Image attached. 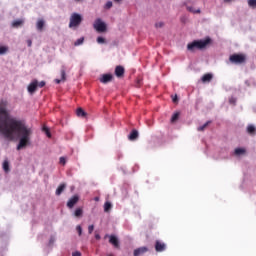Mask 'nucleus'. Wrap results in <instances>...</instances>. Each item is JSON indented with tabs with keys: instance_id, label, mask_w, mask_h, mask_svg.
<instances>
[{
	"instance_id": "nucleus-9",
	"label": "nucleus",
	"mask_w": 256,
	"mask_h": 256,
	"mask_svg": "<svg viewBox=\"0 0 256 256\" xmlns=\"http://www.w3.org/2000/svg\"><path fill=\"white\" fill-rule=\"evenodd\" d=\"M37 85H38V81L37 80H33L27 87L28 89V93H30L31 95H33V93H35V91H37Z\"/></svg>"
},
{
	"instance_id": "nucleus-3",
	"label": "nucleus",
	"mask_w": 256,
	"mask_h": 256,
	"mask_svg": "<svg viewBox=\"0 0 256 256\" xmlns=\"http://www.w3.org/2000/svg\"><path fill=\"white\" fill-rule=\"evenodd\" d=\"M83 21V17L78 13H72L70 16L69 28L79 27Z\"/></svg>"
},
{
	"instance_id": "nucleus-41",
	"label": "nucleus",
	"mask_w": 256,
	"mask_h": 256,
	"mask_svg": "<svg viewBox=\"0 0 256 256\" xmlns=\"http://www.w3.org/2000/svg\"><path fill=\"white\" fill-rule=\"evenodd\" d=\"M28 47H31L33 45V42L31 40H27Z\"/></svg>"
},
{
	"instance_id": "nucleus-29",
	"label": "nucleus",
	"mask_w": 256,
	"mask_h": 256,
	"mask_svg": "<svg viewBox=\"0 0 256 256\" xmlns=\"http://www.w3.org/2000/svg\"><path fill=\"white\" fill-rule=\"evenodd\" d=\"M243 154H245V149H243V148L235 149V155H243Z\"/></svg>"
},
{
	"instance_id": "nucleus-40",
	"label": "nucleus",
	"mask_w": 256,
	"mask_h": 256,
	"mask_svg": "<svg viewBox=\"0 0 256 256\" xmlns=\"http://www.w3.org/2000/svg\"><path fill=\"white\" fill-rule=\"evenodd\" d=\"M72 256H81V252L76 251V252H74V253L72 254Z\"/></svg>"
},
{
	"instance_id": "nucleus-43",
	"label": "nucleus",
	"mask_w": 256,
	"mask_h": 256,
	"mask_svg": "<svg viewBox=\"0 0 256 256\" xmlns=\"http://www.w3.org/2000/svg\"><path fill=\"white\" fill-rule=\"evenodd\" d=\"M95 239H97V241H99V239H101V235L95 234Z\"/></svg>"
},
{
	"instance_id": "nucleus-20",
	"label": "nucleus",
	"mask_w": 256,
	"mask_h": 256,
	"mask_svg": "<svg viewBox=\"0 0 256 256\" xmlns=\"http://www.w3.org/2000/svg\"><path fill=\"white\" fill-rule=\"evenodd\" d=\"M77 117H87V112L84 111L82 108H78L76 110Z\"/></svg>"
},
{
	"instance_id": "nucleus-31",
	"label": "nucleus",
	"mask_w": 256,
	"mask_h": 256,
	"mask_svg": "<svg viewBox=\"0 0 256 256\" xmlns=\"http://www.w3.org/2000/svg\"><path fill=\"white\" fill-rule=\"evenodd\" d=\"M76 231H77L79 237H81V235H83V228L81 227V225H78L76 227Z\"/></svg>"
},
{
	"instance_id": "nucleus-44",
	"label": "nucleus",
	"mask_w": 256,
	"mask_h": 256,
	"mask_svg": "<svg viewBox=\"0 0 256 256\" xmlns=\"http://www.w3.org/2000/svg\"><path fill=\"white\" fill-rule=\"evenodd\" d=\"M233 0H224V3H231Z\"/></svg>"
},
{
	"instance_id": "nucleus-27",
	"label": "nucleus",
	"mask_w": 256,
	"mask_h": 256,
	"mask_svg": "<svg viewBox=\"0 0 256 256\" xmlns=\"http://www.w3.org/2000/svg\"><path fill=\"white\" fill-rule=\"evenodd\" d=\"M3 170L5 171V173H9V161L5 160L3 162Z\"/></svg>"
},
{
	"instance_id": "nucleus-5",
	"label": "nucleus",
	"mask_w": 256,
	"mask_h": 256,
	"mask_svg": "<svg viewBox=\"0 0 256 256\" xmlns=\"http://www.w3.org/2000/svg\"><path fill=\"white\" fill-rule=\"evenodd\" d=\"M93 27L98 33H105L107 31V24L101 18L95 20Z\"/></svg>"
},
{
	"instance_id": "nucleus-6",
	"label": "nucleus",
	"mask_w": 256,
	"mask_h": 256,
	"mask_svg": "<svg viewBox=\"0 0 256 256\" xmlns=\"http://www.w3.org/2000/svg\"><path fill=\"white\" fill-rule=\"evenodd\" d=\"M108 237L110 245H113L115 249H120L121 245L119 243V238H117L115 235H110Z\"/></svg>"
},
{
	"instance_id": "nucleus-32",
	"label": "nucleus",
	"mask_w": 256,
	"mask_h": 256,
	"mask_svg": "<svg viewBox=\"0 0 256 256\" xmlns=\"http://www.w3.org/2000/svg\"><path fill=\"white\" fill-rule=\"evenodd\" d=\"M43 131L47 135V137L51 138V131H49V128L43 127Z\"/></svg>"
},
{
	"instance_id": "nucleus-15",
	"label": "nucleus",
	"mask_w": 256,
	"mask_h": 256,
	"mask_svg": "<svg viewBox=\"0 0 256 256\" xmlns=\"http://www.w3.org/2000/svg\"><path fill=\"white\" fill-rule=\"evenodd\" d=\"M246 131H247L248 135L255 136V134H256V127H255V125L249 124L247 126V128H246Z\"/></svg>"
},
{
	"instance_id": "nucleus-25",
	"label": "nucleus",
	"mask_w": 256,
	"mask_h": 256,
	"mask_svg": "<svg viewBox=\"0 0 256 256\" xmlns=\"http://www.w3.org/2000/svg\"><path fill=\"white\" fill-rule=\"evenodd\" d=\"M75 217H83V209L77 208L74 212Z\"/></svg>"
},
{
	"instance_id": "nucleus-47",
	"label": "nucleus",
	"mask_w": 256,
	"mask_h": 256,
	"mask_svg": "<svg viewBox=\"0 0 256 256\" xmlns=\"http://www.w3.org/2000/svg\"><path fill=\"white\" fill-rule=\"evenodd\" d=\"M108 256H115V255H113V254H108Z\"/></svg>"
},
{
	"instance_id": "nucleus-11",
	"label": "nucleus",
	"mask_w": 256,
	"mask_h": 256,
	"mask_svg": "<svg viewBox=\"0 0 256 256\" xmlns=\"http://www.w3.org/2000/svg\"><path fill=\"white\" fill-rule=\"evenodd\" d=\"M189 3H191V1L187 0L186 2H184V5L187 9V11H189L190 13H194V14H199L201 13V9H195L191 6H189Z\"/></svg>"
},
{
	"instance_id": "nucleus-39",
	"label": "nucleus",
	"mask_w": 256,
	"mask_h": 256,
	"mask_svg": "<svg viewBox=\"0 0 256 256\" xmlns=\"http://www.w3.org/2000/svg\"><path fill=\"white\" fill-rule=\"evenodd\" d=\"M65 163H67V161L65 160V157H60V164L65 165Z\"/></svg>"
},
{
	"instance_id": "nucleus-21",
	"label": "nucleus",
	"mask_w": 256,
	"mask_h": 256,
	"mask_svg": "<svg viewBox=\"0 0 256 256\" xmlns=\"http://www.w3.org/2000/svg\"><path fill=\"white\" fill-rule=\"evenodd\" d=\"M23 23H24V21L22 19L15 20L12 23V27L17 29V28L21 27V25H23Z\"/></svg>"
},
{
	"instance_id": "nucleus-24",
	"label": "nucleus",
	"mask_w": 256,
	"mask_h": 256,
	"mask_svg": "<svg viewBox=\"0 0 256 256\" xmlns=\"http://www.w3.org/2000/svg\"><path fill=\"white\" fill-rule=\"evenodd\" d=\"M179 115H180L179 112L174 113L171 117V123H175L176 121H178L179 120Z\"/></svg>"
},
{
	"instance_id": "nucleus-19",
	"label": "nucleus",
	"mask_w": 256,
	"mask_h": 256,
	"mask_svg": "<svg viewBox=\"0 0 256 256\" xmlns=\"http://www.w3.org/2000/svg\"><path fill=\"white\" fill-rule=\"evenodd\" d=\"M36 27H37L38 31H43V28L45 27V20L39 19L37 21Z\"/></svg>"
},
{
	"instance_id": "nucleus-33",
	"label": "nucleus",
	"mask_w": 256,
	"mask_h": 256,
	"mask_svg": "<svg viewBox=\"0 0 256 256\" xmlns=\"http://www.w3.org/2000/svg\"><path fill=\"white\" fill-rule=\"evenodd\" d=\"M97 43H99L100 45H103V43H105V38L99 36V37L97 38Z\"/></svg>"
},
{
	"instance_id": "nucleus-23",
	"label": "nucleus",
	"mask_w": 256,
	"mask_h": 256,
	"mask_svg": "<svg viewBox=\"0 0 256 256\" xmlns=\"http://www.w3.org/2000/svg\"><path fill=\"white\" fill-rule=\"evenodd\" d=\"M112 207H113V205L111 204V202H105V204H104L105 213H109V211H111Z\"/></svg>"
},
{
	"instance_id": "nucleus-13",
	"label": "nucleus",
	"mask_w": 256,
	"mask_h": 256,
	"mask_svg": "<svg viewBox=\"0 0 256 256\" xmlns=\"http://www.w3.org/2000/svg\"><path fill=\"white\" fill-rule=\"evenodd\" d=\"M147 251H149V249L147 247H145V246L140 247V248L134 250V256L143 255V254L147 253Z\"/></svg>"
},
{
	"instance_id": "nucleus-4",
	"label": "nucleus",
	"mask_w": 256,
	"mask_h": 256,
	"mask_svg": "<svg viewBox=\"0 0 256 256\" xmlns=\"http://www.w3.org/2000/svg\"><path fill=\"white\" fill-rule=\"evenodd\" d=\"M230 63H233L234 65H241L245 63L246 57L244 54H232L229 57Z\"/></svg>"
},
{
	"instance_id": "nucleus-17",
	"label": "nucleus",
	"mask_w": 256,
	"mask_h": 256,
	"mask_svg": "<svg viewBox=\"0 0 256 256\" xmlns=\"http://www.w3.org/2000/svg\"><path fill=\"white\" fill-rule=\"evenodd\" d=\"M138 137H139V132L137 130H132V132L128 136V139L130 141H135V139H137Z\"/></svg>"
},
{
	"instance_id": "nucleus-30",
	"label": "nucleus",
	"mask_w": 256,
	"mask_h": 256,
	"mask_svg": "<svg viewBox=\"0 0 256 256\" xmlns=\"http://www.w3.org/2000/svg\"><path fill=\"white\" fill-rule=\"evenodd\" d=\"M249 7H252V9H255L256 7V0H248Z\"/></svg>"
},
{
	"instance_id": "nucleus-14",
	"label": "nucleus",
	"mask_w": 256,
	"mask_h": 256,
	"mask_svg": "<svg viewBox=\"0 0 256 256\" xmlns=\"http://www.w3.org/2000/svg\"><path fill=\"white\" fill-rule=\"evenodd\" d=\"M115 75L116 77H123L125 75V68L123 66H116Z\"/></svg>"
},
{
	"instance_id": "nucleus-10",
	"label": "nucleus",
	"mask_w": 256,
	"mask_h": 256,
	"mask_svg": "<svg viewBox=\"0 0 256 256\" xmlns=\"http://www.w3.org/2000/svg\"><path fill=\"white\" fill-rule=\"evenodd\" d=\"M65 71H67V67H65V65H63L61 67V80L56 79L55 83L59 84V83H61V81H67V74Z\"/></svg>"
},
{
	"instance_id": "nucleus-37",
	"label": "nucleus",
	"mask_w": 256,
	"mask_h": 256,
	"mask_svg": "<svg viewBox=\"0 0 256 256\" xmlns=\"http://www.w3.org/2000/svg\"><path fill=\"white\" fill-rule=\"evenodd\" d=\"M164 25H165V24H164L163 22H158V23L155 24V27H156L157 29H159V28L163 27Z\"/></svg>"
},
{
	"instance_id": "nucleus-22",
	"label": "nucleus",
	"mask_w": 256,
	"mask_h": 256,
	"mask_svg": "<svg viewBox=\"0 0 256 256\" xmlns=\"http://www.w3.org/2000/svg\"><path fill=\"white\" fill-rule=\"evenodd\" d=\"M209 125H211V120L207 121L204 125L199 126L197 128V131H205V129H207V127H209Z\"/></svg>"
},
{
	"instance_id": "nucleus-2",
	"label": "nucleus",
	"mask_w": 256,
	"mask_h": 256,
	"mask_svg": "<svg viewBox=\"0 0 256 256\" xmlns=\"http://www.w3.org/2000/svg\"><path fill=\"white\" fill-rule=\"evenodd\" d=\"M210 44L211 38H206L205 40H194L187 45V49L190 51V53H195V49L202 51V49H206L207 45Z\"/></svg>"
},
{
	"instance_id": "nucleus-26",
	"label": "nucleus",
	"mask_w": 256,
	"mask_h": 256,
	"mask_svg": "<svg viewBox=\"0 0 256 256\" xmlns=\"http://www.w3.org/2000/svg\"><path fill=\"white\" fill-rule=\"evenodd\" d=\"M84 41H85L84 37L79 38L77 41L74 42L75 47H79V45H83Z\"/></svg>"
},
{
	"instance_id": "nucleus-46",
	"label": "nucleus",
	"mask_w": 256,
	"mask_h": 256,
	"mask_svg": "<svg viewBox=\"0 0 256 256\" xmlns=\"http://www.w3.org/2000/svg\"><path fill=\"white\" fill-rule=\"evenodd\" d=\"M95 201H99V197L94 198Z\"/></svg>"
},
{
	"instance_id": "nucleus-42",
	"label": "nucleus",
	"mask_w": 256,
	"mask_h": 256,
	"mask_svg": "<svg viewBox=\"0 0 256 256\" xmlns=\"http://www.w3.org/2000/svg\"><path fill=\"white\" fill-rule=\"evenodd\" d=\"M173 103H177V95L172 98Z\"/></svg>"
},
{
	"instance_id": "nucleus-12",
	"label": "nucleus",
	"mask_w": 256,
	"mask_h": 256,
	"mask_svg": "<svg viewBox=\"0 0 256 256\" xmlns=\"http://www.w3.org/2000/svg\"><path fill=\"white\" fill-rule=\"evenodd\" d=\"M113 81V75L112 74H103L100 78L101 83H111Z\"/></svg>"
},
{
	"instance_id": "nucleus-16",
	"label": "nucleus",
	"mask_w": 256,
	"mask_h": 256,
	"mask_svg": "<svg viewBox=\"0 0 256 256\" xmlns=\"http://www.w3.org/2000/svg\"><path fill=\"white\" fill-rule=\"evenodd\" d=\"M213 79V74L207 73L202 76V83H209Z\"/></svg>"
},
{
	"instance_id": "nucleus-36",
	"label": "nucleus",
	"mask_w": 256,
	"mask_h": 256,
	"mask_svg": "<svg viewBox=\"0 0 256 256\" xmlns=\"http://www.w3.org/2000/svg\"><path fill=\"white\" fill-rule=\"evenodd\" d=\"M45 85H46L45 81H41V82H38L37 87L42 89V87H44Z\"/></svg>"
},
{
	"instance_id": "nucleus-18",
	"label": "nucleus",
	"mask_w": 256,
	"mask_h": 256,
	"mask_svg": "<svg viewBox=\"0 0 256 256\" xmlns=\"http://www.w3.org/2000/svg\"><path fill=\"white\" fill-rule=\"evenodd\" d=\"M67 187V184L62 183L58 186V188L56 189V195H61V193H63L65 191V188Z\"/></svg>"
},
{
	"instance_id": "nucleus-45",
	"label": "nucleus",
	"mask_w": 256,
	"mask_h": 256,
	"mask_svg": "<svg viewBox=\"0 0 256 256\" xmlns=\"http://www.w3.org/2000/svg\"><path fill=\"white\" fill-rule=\"evenodd\" d=\"M115 1V3H121V1H123V0H114Z\"/></svg>"
},
{
	"instance_id": "nucleus-7",
	"label": "nucleus",
	"mask_w": 256,
	"mask_h": 256,
	"mask_svg": "<svg viewBox=\"0 0 256 256\" xmlns=\"http://www.w3.org/2000/svg\"><path fill=\"white\" fill-rule=\"evenodd\" d=\"M77 203H79V196L78 195H74L72 198H70L67 202V208L68 209H73V207H75V205H77Z\"/></svg>"
},
{
	"instance_id": "nucleus-35",
	"label": "nucleus",
	"mask_w": 256,
	"mask_h": 256,
	"mask_svg": "<svg viewBox=\"0 0 256 256\" xmlns=\"http://www.w3.org/2000/svg\"><path fill=\"white\" fill-rule=\"evenodd\" d=\"M111 7H113V2L108 1V2L105 4V9H111Z\"/></svg>"
},
{
	"instance_id": "nucleus-38",
	"label": "nucleus",
	"mask_w": 256,
	"mask_h": 256,
	"mask_svg": "<svg viewBox=\"0 0 256 256\" xmlns=\"http://www.w3.org/2000/svg\"><path fill=\"white\" fill-rule=\"evenodd\" d=\"M229 103H230V105H235V103H237V100L232 97L229 99Z\"/></svg>"
},
{
	"instance_id": "nucleus-34",
	"label": "nucleus",
	"mask_w": 256,
	"mask_h": 256,
	"mask_svg": "<svg viewBox=\"0 0 256 256\" xmlns=\"http://www.w3.org/2000/svg\"><path fill=\"white\" fill-rule=\"evenodd\" d=\"M94 230H95V226L94 225H89L88 226V233H89V235H91Z\"/></svg>"
},
{
	"instance_id": "nucleus-8",
	"label": "nucleus",
	"mask_w": 256,
	"mask_h": 256,
	"mask_svg": "<svg viewBox=\"0 0 256 256\" xmlns=\"http://www.w3.org/2000/svg\"><path fill=\"white\" fill-rule=\"evenodd\" d=\"M165 249H167V245L165 243L157 240L155 243V251H157V253H163V251H165Z\"/></svg>"
},
{
	"instance_id": "nucleus-28",
	"label": "nucleus",
	"mask_w": 256,
	"mask_h": 256,
	"mask_svg": "<svg viewBox=\"0 0 256 256\" xmlns=\"http://www.w3.org/2000/svg\"><path fill=\"white\" fill-rule=\"evenodd\" d=\"M9 51V47L7 46H0V55H5Z\"/></svg>"
},
{
	"instance_id": "nucleus-1",
	"label": "nucleus",
	"mask_w": 256,
	"mask_h": 256,
	"mask_svg": "<svg viewBox=\"0 0 256 256\" xmlns=\"http://www.w3.org/2000/svg\"><path fill=\"white\" fill-rule=\"evenodd\" d=\"M0 132L6 139L13 141V134L16 133L20 138L17 145V151H21L24 147H27L31 141V135L33 130L24 124L23 121L15 118L9 119V111L7 110V102L2 101L0 104Z\"/></svg>"
}]
</instances>
